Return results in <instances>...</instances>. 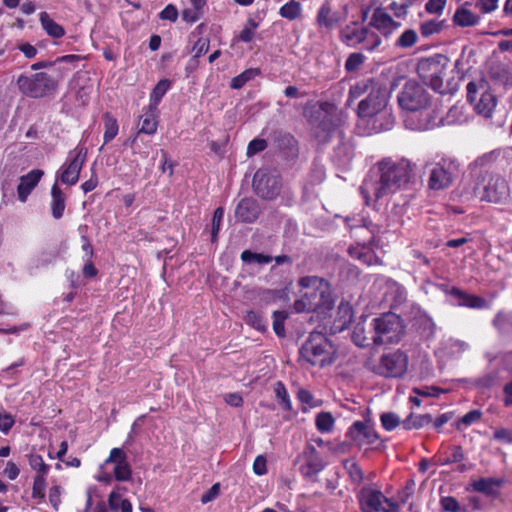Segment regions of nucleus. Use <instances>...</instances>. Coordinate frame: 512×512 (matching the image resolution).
Listing matches in <instances>:
<instances>
[{
	"label": "nucleus",
	"instance_id": "nucleus-31",
	"mask_svg": "<svg viewBox=\"0 0 512 512\" xmlns=\"http://www.w3.org/2000/svg\"><path fill=\"white\" fill-rule=\"evenodd\" d=\"M453 21L461 27L475 26L479 23L480 17L465 7L458 8L453 16Z\"/></svg>",
	"mask_w": 512,
	"mask_h": 512
},
{
	"label": "nucleus",
	"instance_id": "nucleus-52",
	"mask_svg": "<svg viewBox=\"0 0 512 512\" xmlns=\"http://www.w3.org/2000/svg\"><path fill=\"white\" fill-rule=\"evenodd\" d=\"M224 217V209L222 207H218L213 214L212 219V240L215 241L218 235V232L221 227V223Z\"/></svg>",
	"mask_w": 512,
	"mask_h": 512
},
{
	"label": "nucleus",
	"instance_id": "nucleus-4",
	"mask_svg": "<svg viewBox=\"0 0 512 512\" xmlns=\"http://www.w3.org/2000/svg\"><path fill=\"white\" fill-rule=\"evenodd\" d=\"M354 224L348 223L350 234L356 240V246L349 248V254L352 258L359 260L368 266L380 263V259L369 247L375 238V231L371 223H367L363 219H353ZM350 222V220H347Z\"/></svg>",
	"mask_w": 512,
	"mask_h": 512
},
{
	"label": "nucleus",
	"instance_id": "nucleus-13",
	"mask_svg": "<svg viewBox=\"0 0 512 512\" xmlns=\"http://www.w3.org/2000/svg\"><path fill=\"white\" fill-rule=\"evenodd\" d=\"M360 504L363 512H399V505L395 501L375 489H363Z\"/></svg>",
	"mask_w": 512,
	"mask_h": 512
},
{
	"label": "nucleus",
	"instance_id": "nucleus-43",
	"mask_svg": "<svg viewBox=\"0 0 512 512\" xmlns=\"http://www.w3.org/2000/svg\"><path fill=\"white\" fill-rule=\"evenodd\" d=\"M417 33L413 29L405 30L397 39L396 46L401 48L412 47L417 41Z\"/></svg>",
	"mask_w": 512,
	"mask_h": 512
},
{
	"label": "nucleus",
	"instance_id": "nucleus-11",
	"mask_svg": "<svg viewBox=\"0 0 512 512\" xmlns=\"http://www.w3.org/2000/svg\"><path fill=\"white\" fill-rule=\"evenodd\" d=\"M87 149L77 146L69 152L66 162L58 171V179L66 185H74L78 182L81 169L86 161Z\"/></svg>",
	"mask_w": 512,
	"mask_h": 512
},
{
	"label": "nucleus",
	"instance_id": "nucleus-36",
	"mask_svg": "<svg viewBox=\"0 0 512 512\" xmlns=\"http://www.w3.org/2000/svg\"><path fill=\"white\" fill-rule=\"evenodd\" d=\"M431 421H432V417L428 414H425V415L411 414L409 417H407L404 420L403 426L407 430L419 429V428H422L425 425L431 423Z\"/></svg>",
	"mask_w": 512,
	"mask_h": 512
},
{
	"label": "nucleus",
	"instance_id": "nucleus-27",
	"mask_svg": "<svg viewBox=\"0 0 512 512\" xmlns=\"http://www.w3.org/2000/svg\"><path fill=\"white\" fill-rule=\"evenodd\" d=\"M319 306L320 296L316 290H313L311 293H305L295 302V309L297 312L316 311Z\"/></svg>",
	"mask_w": 512,
	"mask_h": 512
},
{
	"label": "nucleus",
	"instance_id": "nucleus-23",
	"mask_svg": "<svg viewBox=\"0 0 512 512\" xmlns=\"http://www.w3.org/2000/svg\"><path fill=\"white\" fill-rule=\"evenodd\" d=\"M305 462L301 465L302 475L309 481L316 482L319 473V461L315 448H308L305 452Z\"/></svg>",
	"mask_w": 512,
	"mask_h": 512
},
{
	"label": "nucleus",
	"instance_id": "nucleus-45",
	"mask_svg": "<svg viewBox=\"0 0 512 512\" xmlns=\"http://www.w3.org/2000/svg\"><path fill=\"white\" fill-rule=\"evenodd\" d=\"M288 317L286 311H275L273 313V329L277 336H285L284 322Z\"/></svg>",
	"mask_w": 512,
	"mask_h": 512
},
{
	"label": "nucleus",
	"instance_id": "nucleus-22",
	"mask_svg": "<svg viewBox=\"0 0 512 512\" xmlns=\"http://www.w3.org/2000/svg\"><path fill=\"white\" fill-rule=\"evenodd\" d=\"M44 172L40 169L31 170L20 178L17 188L18 198L21 202H25L31 191L37 186Z\"/></svg>",
	"mask_w": 512,
	"mask_h": 512
},
{
	"label": "nucleus",
	"instance_id": "nucleus-47",
	"mask_svg": "<svg viewBox=\"0 0 512 512\" xmlns=\"http://www.w3.org/2000/svg\"><path fill=\"white\" fill-rule=\"evenodd\" d=\"M482 415L483 413L479 409L469 411L458 420V428L460 427V425L468 427L473 425L474 423L479 422L482 418Z\"/></svg>",
	"mask_w": 512,
	"mask_h": 512
},
{
	"label": "nucleus",
	"instance_id": "nucleus-59",
	"mask_svg": "<svg viewBox=\"0 0 512 512\" xmlns=\"http://www.w3.org/2000/svg\"><path fill=\"white\" fill-rule=\"evenodd\" d=\"M298 399L302 404L307 405V408L306 407L303 408L304 412H306L308 408L317 406L311 392L306 389H300L298 391Z\"/></svg>",
	"mask_w": 512,
	"mask_h": 512
},
{
	"label": "nucleus",
	"instance_id": "nucleus-5",
	"mask_svg": "<svg viewBox=\"0 0 512 512\" xmlns=\"http://www.w3.org/2000/svg\"><path fill=\"white\" fill-rule=\"evenodd\" d=\"M473 191L480 200L491 203H502L510 195L507 181L501 176L489 172L476 176Z\"/></svg>",
	"mask_w": 512,
	"mask_h": 512
},
{
	"label": "nucleus",
	"instance_id": "nucleus-30",
	"mask_svg": "<svg viewBox=\"0 0 512 512\" xmlns=\"http://www.w3.org/2000/svg\"><path fill=\"white\" fill-rule=\"evenodd\" d=\"M40 23L45 32L53 38H61L65 35V29L56 23L47 12L40 13Z\"/></svg>",
	"mask_w": 512,
	"mask_h": 512
},
{
	"label": "nucleus",
	"instance_id": "nucleus-51",
	"mask_svg": "<svg viewBox=\"0 0 512 512\" xmlns=\"http://www.w3.org/2000/svg\"><path fill=\"white\" fill-rule=\"evenodd\" d=\"M442 29V25L440 22L435 20H430L421 24L420 30L423 36L428 37L435 33L440 32Z\"/></svg>",
	"mask_w": 512,
	"mask_h": 512
},
{
	"label": "nucleus",
	"instance_id": "nucleus-48",
	"mask_svg": "<svg viewBox=\"0 0 512 512\" xmlns=\"http://www.w3.org/2000/svg\"><path fill=\"white\" fill-rule=\"evenodd\" d=\"M380 419L383 428L387 431L395 429L401 422L400 418L392 412L383 413Z\"/></svg>",
	"mask_w": 512,
	"mask_h": 512
},
{
	"label": "nucleus",
	"instance_id": "nucleus-8",
	"mask_svg": "<svg viewBox=\"0 0 512 512\" xmlns=\"http://www.w3.org/2000/svg\"><path fill=\"white\" fill-rule=\"evenodd\" d=\"M467 99L477 114L490 118L497 105V98L484 81L467 84Z\"/></svg>",
	"mask_w": 512,
	"mask_h": 512
},
{
	"label": "nucleus",
	"instance_id": "nucleus-41",
	"mask_svg": "<svg viewBox=\"0 0 512 512\" xmlns=\"http://www.w3.org/2000/svg\"><path fill=\"white\" fill-rule=\"evenodd\" d=\"M274 392L278 403L285 409L291 410L292 405L289 398V394L284 386V384L280 381L276 382L274 385Z\"/></svg>",
	"mask_w": 512,
	"mask_h": 512
},
{
	"label": "nucleus",
	"instance_id": "nucleus-57",
	"mask_svg": "<svg viewBox=\"0 0 512 512\" xmlns=\"http://www.w3.org/2000/svg\"><path fill=\"white\" fill-rule=\"evenodd\" d=\"M447 0H428L425 4V10L430 14H442Z\"/></svg>",
	"mask_w": 512,
	"mask_h": 512
},
{
	"label": "nucleus",
	"instance_id": "nucleus-40",
	"mask_svg": "<svg viewBox=\"0 0 512 512\" xmlns=\"http://www.w3.org/2000/svg\"><path fill=\"white\" fill-rule=\"evenodd\" d=\"M492 323L493 326L499 331V333L504 334L508 327H512V315L503 311H499L495 315Z\"/></svg>",
	"mask_w": 512,
	"mask_h": 512
},
{
	"label": "nucleus",
	"instance_id": "nucleus-12",
	"mask_svg": "<svg viewBox=\"0 0 512 512\" xmlns=\"http://www.w3.org/2000/svg\"><path fill=\"white\" fill-rule=\"evenodd\" d=\"M253 188L259 197L271 200L280 193L279 173L267 168L259 169L253 178Z\"/></svg>",
	"mask_w": 512,
	"mask_h": 512
},
{
	"label": "nucleus",
	"instance_id": "nucleus-61",
	"mask_svg": "<svg viewBox=\"0 0 512 512\" xmlns=\"http://www.w3.org/2000/svg\"><path fill=\"white\" fill-rule=\"evenodd\" d=\"M370 32L365 28H357L354 29L351 35L348 36V39L354 43L364 42L369 36Z\"/></svg>",
	"mask_w": 512,
	"mask_h": 512
},
{
	"label": "nucleus",
	"instance_id": "nucleus-33",
	"mask_svg": "<svg viewBox=\"0 0 512 512\" xmlns=\"http://www.w3.org/2000/svg\"><path fill=\"white\" fill-rule=\"evenodd\" d=\"M260 74V70L258 68H249L243 71L236 77H233L230 82V87L232 89H240L247 82L253 80Z\"/></svg>",
	"mask_w": 512,
	"mask_h": 512
},
{
	"label": "nucleus",
	"instance_id": "nucleus-7",
	"mask_svg": "<svg viewBox=\"0 0 512 512\" xmlns=\"http://www.w3.org/2000/svg\"><path fill=\"white\" fill-rule=\"evenodd\" d=\"M373 342L377 345L392 344L400 341L404 333L401 318L394 313H384L372 322Z\"/></svg>",
	"mask_w": 512,
	"mask_h": 512
},
{
	"label": "nucleus",
	"instance_id": "nucleus-53",
	"mask_svg": "<svg viewBox=\"0 0 512 512\" xmlns=\"http://www.w3.org/2000/svg\"><path fill=\"white\" fill-rule=\"evenodd\" d=\"M14 424L15 419L10 413L6 411L0 412V432L8 434Z\"/></svg>",
	"mask_w": 512,
	"mask_h": 512
},
{
	"label": "nucleus",
	"instance_id": "nucleus-58",
	"mask_svg": "<svg viewBox=\"0 0 512 512\" xmlns=\"http://www.w3.org/2000/svg\"><path fill=\"white\" fill-rule=\"evenodd\" d=\"M61 494H62V489L58 485L52 486L49 490V495H48L49 502L55 510H58L59 506L61 504Z\"/></svg>",
	"mask_w": 512,
	"mask_h": 512
},
{
	"label": "nucleus",
	"instance_id": "nucleus-24",
	"mask_svg": "<svg viewBox=\"0 0 512 512\" xmlns=\"http://www.w3.org/2000/svg\"><path fill=\"white\" fill-rule=\"evenodd\" d=\"M318 337L319 334L312 333L310 340L300 350L301 360L311 366H315L320 360Z\"/></svg>",
	"mask_w": 512,
	"mask_h": 512
},
{
	"label": "nucleus",
	"instance_id": "nucleus-14",
	"mask_svg": "<svg viewBox=\"0 0 512 512\" xmlns=\"http://www.w3.org/2000/svg\"><path fill=\"white\" fill-rule=\"evenodd\" d=\"M372 289L381 292L380 301L389 305L400 304L406 299V290L398 282L386 278L379 277L373 283Z\"/></svg>",
	"mask_w": 512,
	"mask_h": 512
},
{
	"label": "nucleus",
	"instance_id": "nucleus-15",
	"mask_svg": "<svg viewBox=\"0 0 512 512\" xmlns=\"http://www.w3.org/2000/svg\"><path fill=\"white\" fill-rule=\"evenodd\" d=\"M418 73L420 77L435 91L441 94L445 93V87L443 83V76L445 74L444 65H441L434 59H425L419 63Z\"/></svg>",
	"mask_w": 512,
	"mask_h": 512
},
{
	"label": "nucleus",
	"instance_id": "nucleus-32",
	"mask_svg": "<svg viewBox=\"0 0 512 512\" xmlns=\"http://www.w3.org/2000/svg\"><path fill=\"white\" fill-rule=\"evenodd\" d=\"M104 121V144L112 141L118 134L119 126L115 117H113L110 113H105L103 116Z\"/></svg>",
	"mask_w": 512,
	"mask_h": 512
},
{
	"label": "nucleus",
	"instance_id": "nucleus-17",
	"mask_svg": "<svg viewBox=\"0 0 512 512\" xmlns=\"http://www.w3.org/2000/svg\"><path fill=\"white\" fill-rule=\"evenodd\" d=\"M457 167L454 161H450L446 166V161L437 164L430 173L429 187L434 190L447 188L453 179V175Z\"/></svg>",
	"mask_w": 512,
	"mask_h": 512
},
{
	"label": "nucleus",
	"instance_id": "nucleus-3",
	"mask_svg": "<svg viewBox=\"0 0 512 512\" xmlns=\"http://www.w3.org/2000/svg\"><path fill=\"white\" fill-rule=\"evenodd\" d=\"M66 73L67 69L64 67H55V75H50L47 72L20 75L17 85L22 94L31 98H42L57 90L60 80Z\"/></svg>",
	"mask_w": 512,
	"mask_h": 512
},
{
	"label": "nucleus",
	"instance_id": "nucleus-46",
	"mask_svg": "<svg viewBox=\"0 0 512 512\" xmlns=\"http://www.w3.org/2000/svg\"><path fill=\"white\" fill-rule=\"evenodd\" d=\"M336 351L332 342L325 338L322 340V366L325 364H331L334 361Z\"/></svg>",
	"mask_w": 512,
	"mask_h": 512
},
{
	"label": "nucleus",
	"instance_id": "nucleus-39",
	"mask_svg": "<svg viewBox=\"0 0 512 512\" xmlns=\"http://www.w3.org/2000/svg\"><path fill=\"white\" fill-rule=\"evenodd\" d=\"M241 259L247 264H259L264 265L272 261V257L264 255L262 253H254L250 250H245L241 253Z\"/></svg>",
	"mask_w": 512,
	"mask_h": 512
},
{
	"label": "nucleus",
	"instance_id": "nucleus-35",
	"mask_svg": "<svg viewBox=\"0 0 512 512\" xmlns=\"http://www.w3.org/2000/svg\"><path fill=\"white\" fill-rule=\"evenodd\" d=\"M500 485V481L493 478H481L473 483L475 491L486 495L495 494V488Z\"/></svg>",
	"mask_w": 512,
	"mask_h": 512
},
{
	"label": "nucleus",
	"instance_id": "nucleus-29",
	"mask_svg": "<svg viewBox=\"0 0 512 512\" xmlns=\"http://www.w3.org/2000/svg\"><path fill=\"white\" fill-rule=\"evenodd\" d=\"M51 212L55 219H60L65 211V195L55 183L51 189Z\"/></svg>",
	"mask_w": 512,
	"mask_h": 512
},
{
	"label": "nucleus",
	"instance_id": "nucleus-54",
	"mask_svg": "<svg viewBox=\"0 0 512 512\" xmlns=\"http://www.w3.org/2000/svg\"><path fill=\"white\" fill-rule=\"evenodd\" d=\"M364 62V56L361 53H352L345 63L347 71L357 70Z\"/></svg>",
	"mask_w": 512,
	"mask_h": 512
},
{
	"label": "nucleus",
	"instance_id": "nucleus-21",
	"mask_svg": "<svg viewBox=\"0 0 512 512\" xmlns=\"http://www.w3.org/2000/svg\"><path fill=\"white\" fill-rule=\"evenodd\" d=\"M259 214V206L251 198L242 199L235 209V217L241 222L252 223L258 218Z\"/></svg>",
	"mask_w": 512,
	"mask_h": 512
},
{
	"label": "nucleus",
	"instance_id": "nucleus-50",
	"mask_svg": "<svg viewBox=\"0 0 512 512\" xmlns=\"http://www.w3.org/2000/svg\"><path fill=\"white\" fill-rule=\"evenodd\" d=\"M257 26H258L257 23L250 19L248 21L247 25L240 32L238 39L242 42H246V43L250 42L255 35Z\"/></svg>",
	"mask_w": 512,
	"mask_h": 512
},
{
	"label": "nucleus",
	"instance_id": "nucleus-16",
	"mask_svg": "<svg viewBox=\"0 0 512 512\" xmlns=\"http://www.w3.org/2000/svg\"><path fill=\"white\" fill-rule=\"evenodd\" d=\"M344 121L343 111L333 103L322 104V131L327 130L328 137H340V127Z\"/></svg>",
	"mask_w": 512,
	"mask_h": 512
},
{
	"label": "nucleus",
	"instance_id": "nucleus-49",
	"mask_svg": "<svg viewBox=\"0 0 512 512\" xmlns=\"http://www.w3.org/2000/svg\"><path fill=\"white\" fill-rule=\"evenodd\" d=\"M244 319L247 324L253 326L259 331H264L266 329L265 321L258 313L254 311H248Z\"/></svg>",
	"mask_w": 512,
	"mask_h": 512
},
{
	"label": "nucleus",
	"instance_id": "nucleus-56",
	"mask_svg": "<svg viewBox=\"0 0 512 512\" xmlns=\"http://www.w3.org/2000/svg\"><path fill=\"white\" fill-rule=\"evenodd\" d=\"M124 491V488L117 486L115 490H113L108 498L109 506L112 510H118L122 499V492Z\"/></svg>",
	"mask_w": 512,
	"mask_h": 512
},
{
	"label": "nucleus",
	"instance_id": "nucleus-2",
	"mask_svg": "<svg viewBox=\"0 0 512 512\" xmlns=\"http://www.w3.org/2000/svg\"><path fill=\"white\" fill-rule=\"evenodd\" d=\"M390 92L379 84L358 103L357 115L362 119H375L376 131L389 130L394 125V117L389 106Z\"/></svg>",
	"mask_w": 512,
	"mask_h": 512
},
{
	"label": "nucleus",
	"instance_id": "nucleus-20",
	"mask_svg": "<svg viewBox=\"0 0 512 512\" xmlns=\"http://www.w3.org/2000/svg\"><path fill=\"white\" fill-rule=\"evenodd\" d=\"M370 25L385 36H388L400 27V23L394 21L392 17L381 8H377L373 12Z\"/></svg>",
	"mask_w": 512,
	"mask_h": 512
},
{
	"label": "nucleus",
	"instance_id": "nucleus-38",
	"mask_svg": "<svg viewBox=\"0 0 512 512\" xmlns=\"http://www.w3.org/2000/svg\"><path fill=\"white\" fill-rule=\"evenodd\" d=\"M30 467L36 472L35 476H47L50 467L45 463L42 456L38 454H30L28 457Z\"/></svg>",
	"mask_w": 512,
	"mask_h": 512
},
{
	"label": "nucleus",
	"instance_id": "nucleus-28",
	"mask_svg": "<svg viewBox=\"0 0 512 512\" xmlns=\"http://www.w3.org/2000/svg\"><path fill=\"white\" fill-rule=\"evenodd\" d=\"M158 117V109L153 110L151 109V107H148L146 112L141 117L142 121L139 133H144L148 135H153L154 133H156L158 127Z\"/></svg>",
	"mask_w": 512,
	"mask_h": 512
},
{
	"label": "nucleus",
	"instance_id": "nucleus-10",
	"mask_svg": "<svg viewBox=\"0 0 512 512\" xmlns=\"http://www.w3.org/2000/svg\"><path fill=\"white\" fill-rule=\"evenodd\" d=\"M409 365V358L406 353L401 350H396L383 354L374 371L384 377L401 378L403 377Z\"/></svg>",
	"mask_w": 512,
	"mask_h": 512
},
{
	"label": "nucleus",
	"instance_id": "nucleus-44",
	"mask_svg": "<svg viewBox=\"0 0 512 512\" xmlns=\"http://www.w3.org/2000/svg\"><path fill=\"white\" fill-rule=\"evenodd\" d=\"M344 467L353 482L357 484L362 482L364 476L358 463H356L354 460H346L344 462Z\"/></svg>",
	"mask_w": 512,
	"mask_h": 512
},
{
	"label": "nucleus",
	"instance_id": "nucleus-9",
	"mask_svg": "<svg viewBox=\"0 0 512 512\" xmlns=\"http://www.w3.org/2000/svg\"><path fill=\"white\" fill-rule=\"evenodd\" d=\"M397 101L402 110L418 112L429 106L430 95L421 84L408 81L399 92Z\"/></svg>",
	"mask_w": 512,
	"mask_h": 512
},
{
	"label": "nucleus",
	"instance_id": "nucleus-63",
	"mask_svg": "<svg viewBox=\"0 0 512 512\" xmlns=\"http://www.w3.org/2000/svg\"><path fill=\"white\" fill-rule=\"evenodd\" d=\"M493 437L495 440L502 443H512V432L506 428H499L494 431Z\"/></svg>",
	"mask_w": 512,
	"mask_h": 512
},
{
	"label": "nucleus",
	"instance_id": "nucleus-34",
	"mask_svg": "<svg viewBox=\"0 0 512 512\" xmlns=\"http://www.w3.org/2000/svg\"><path fill=\"white\" fill-rule=\"evenodd\" d=\"M170 83L168 80H161L158 82V84L155 86L153 91L150 94V103L148 107H151V109L156 110L158 109V105L162 99V97L165 95L167 90L169 89Z\"/></svg>",
	"mask_w": 512,
	"mask_h": 512
},
{
	"label": "nucleus",
	"instance_id": "nucleus-26",
	"mask_svg": "<svg viewBox=\"0 0 512 512\" xmlns=\"http://www.w3.org/2000/svg\"><path fill=\"white\" fill-rule=\"evenodd\" d=\"M380 83L375 82L373 79H362L354 83L349 89L348 101L350 105L352 101L360 98L363 95H368Z\"/></svg>",
	"mask_w": 512,
	"mask_h": 512
},
{
	"label": "nucleus",
	"instance_id": "nucleus-1",
	"mask_svg": "<svg viewBox=\"0 0 512 512\" xmlns=\"http://www.w3.org/2000/svg\"><path fill=\"white\" fill-rule=\"evenodd\" d=\"M412 174L413 164L409 160L383 158L369 170L360 186V193L368 205L387 203L392 195L409 183Z\"/></svg>",
	"mask_w": 512,
	"mask_h": 512
},
{
	"label": "nucleus",
	"instance_id": "nucleus-19",
	"mask_svg": "<svg viewBox=\"0 0 512 512\" xmlns=\"http://www.w3.org/2000/svg\"><path fill=\"white\" fill-rule=\"evenodd\" d=\"M351 439L358 446L374 445L378 441V434L369 423L356 421L349 429Z\"/></svg>",
	"mask_w": 512,
	"mask_h": 512
},
{
	"label": "nucleus",
	"instance_id": "nucleus-64",
	"mask_svg": "<svg viewBox=\"0 0 512 512\" xmlns=\"http://www.w3.org/2000/svg\"><path fill=\"white\" fill-rule=\"evenodd\" d=\"M441 505L443 510L447 512H459L460 507L458 502L453 497H444L441 499Z\"/></svg>",
	"mask_w": 512,
	"mask_h": 512
},
{
	"label": "nucleus",
	"instance_id": "nucleus-55",
	"mask_svg": "<svg viewBox=\"0 0 512 512\" xmlns=\"http://www.w3.org/2000/svg\"><path fill=\"white\" fill-rule=\"evenodd\" d=\"M267 147V142L264 139H253L250 141L247 147V156L251 157L263 150H265Z\"/></svg>",
	"mask_w": 512,
	"mask_h": 512
},
{
	"label": "nucleus",
	"instance_id": "nucleus-60",
	"mask_svg": "<svg viewBox=\"0 0 512 512\" xmlns=\"http://www.w3.org/2000/svg\"><path fill=\"white\" fill-rule=\"evenodd\" d=\"M412 4L409 0H401V3L393 2L390 4V9L394 12L397 17H404L407 15L408 8Z\"/></svg>",
	"mask_w": 512,
	"mask_h": 512
},
{
	"label": "nucleus",
	"instance_id": "nucleus-18",
	"mask_svg": "<svg viewBox=\"0 0 512 512\" xmlns=\"http://www.w3.org/2000/svg\"><path fill=\"white\" fill-rule=\"evenodd\" d=\"M113 464L114 477L118 481H128L131 478L132 471L127 461V456L121 448H113L104 465Z\"/></svg>",
	"mask_w": 512,
	"mask_h": 512
},
{
	"label": "nucleus",
	"instance_id": "nucleus-62",
	"mask_svg": "<svg viewBox=\"0 0 512 512\" xmlns=\"http://www.w3.org/2000/svg\"><path fill=\"white\" fill-rule=\"evenodd\" d=\"M160 18L163 20H169L175 22L178 18V11L172 4H168L161 12Z\"/></svg>",
	"mask_w": 512,
	"mask_h": 512
},
{
	"label": "nucleus",
	"instance_id": "nucleus-6",
	"mask_svg": "<svg viewBox=\"0 0 512 512\" xmlns=\"http://www.w3.org/2000/svg\"><path fill=\"white\" fill-rule=\"evenodd\" d=\"M334 301L326 299L322 291V326L332 334L343 331L353 318L352 307L341 302L337 309L333 308Z\"/></svg>",
	"mask_w": 512,
	"mask_h": 512
},
{
	"label": "nucleus",
	"instance_id": "nucleus-37",
	"mask_svg": "<svg viewBox=\"0 0 512 512\" xmlns=\"http://www.w3.org/2000/svg\"><path fill=\"white\" fill-rule=\"evenodd\" d=\"M279 14L285 19L295 20L301 15V5L295 0H290L280 8Z\"/></svg>",
	"mask_w": 512,
	"mask_h": 512
},
{
	"label": "nucleus",
	"instance_id": "nucleus-25",
	"mask_svg": "<svg viewBox=\"0 0 512 512\" xmlns=\"http://www.w3.org/2000/svg\"><path fill=\"white\" fill-rule=\"evenodd\" d=\"M450 294L459 300V305L474 308V309H485L488 308V302L476 295L468 294L458 288L453 287Z\"/></svg>",
	"mask_w": 512,
	"mask_h": 512
},
{
	"label": "nucleus",
	"instance_id": "nucleus-42",
	"mask_svg": "<svg viewBox=\"0 0 512 512\" xmlns=\"http://www.w3.org/2000/svg\"><path fill=\"white\" fill-rule=\"evenodd\" d=\"M46 491V476H35L32 486V498L43 500Z\"/></svg>",
	"mask_w": 512,
	"mask_h": 512
}]
</instances>
